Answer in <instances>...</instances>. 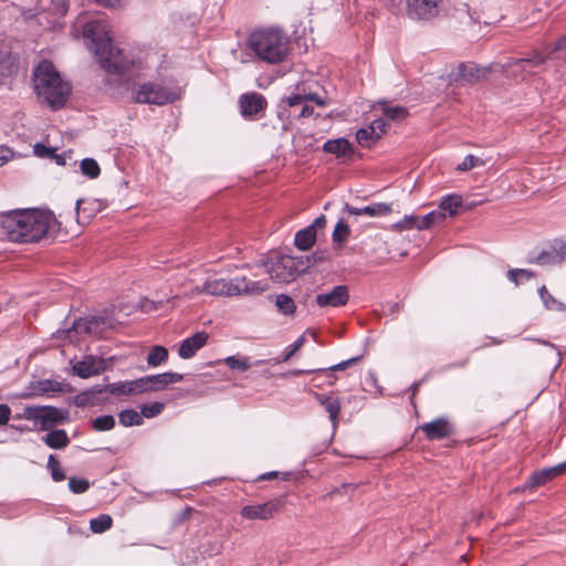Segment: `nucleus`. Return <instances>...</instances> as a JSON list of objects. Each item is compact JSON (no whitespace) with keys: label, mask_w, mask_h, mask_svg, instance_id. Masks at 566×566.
Here are the masks:
<instances>
[{"label":"nucleus","mask_w":566,"mask_h":566,"mask_svg":"<svg viewBox=\"0 0 566 566\" xmlns=\"http://www.w3.org/2000/svg\"><path fill=\"white\" fill-rule=\"evenodd\" d=\"M83 36L87 49L93 52L101 67L107 73L125 75L134 67V60L113 45L109 27L105 20H91L85 23Z\"/></svg>","instance_id":"nucleus-1"},{"label":"nucleus","mask_w":566,"mask_h":566,"mask_svg":"<svg viewBox=\"0 0 566 566\" xmlns=\"http://www.w3.org/2000/svg\"><path fill=\"white\" fill-rule=\"evenodd\" d=\"M55 222L51 211L15 209L2 211V240L14 243H35L49 232Z\"/></svg>","instance_id":"nucleus-2"},{"label":"nucleus","mask_w":566,"mask_h":566,"mask_svg":"<svg viewBox=\"0 0 566 566\" xmlns=\"http://www.w3.org/2000/svg\"><path fill=\"white\" fill-rule=\"evenodd\" d=\"M547 61H566V35L555 43L547 44L543 50H534L527 56L510 59L500 65L501 73L515 82H523L535 74Z\"/></svg>","instance_id":"nucleus-3"},{"label":"nucleus","mask_w":566,"mask_h":566,"mask_svg":"<svg viewBox=\"0 0 566 566\" xmlns=\"http://www.w3.org/2000/svg\"><path fill=\"white\" fill-rule=\"evenodd\" d=\"M32 82L38 97L52 109H59L67 102L72 86L62 77L54 64L48 60L38 63L32 72Z\"/></svg>","instance_id":"nucleus-4"},{"label":"nucleus","mask_w":566,"mask_h":566,"mask_svg":"<svg viewBox=\"0 0 566 566\" xmlns=\"http://www.w3.org/2000/svg\"><path fill=\"white\" fill-rule=\"evenodd\" d=\"M247 45L260 61L277 64L287 56L290 40L280 28H269L253 31Z\"/></svg>","instance_id":"nucleus-5"},{"label":"nucleus","mask_w":566,"mask_h":566,"mask_svg":"<svg viewBox=\"0 0 566 566\" xmlns=\"http://www.w3.org/2000/svg\"><path fill=\"white\" fill-rule=\"evenodd\" d=\"M266 289L268 284L265 282H248L245 277H234L231 280L216 279L207 281L202 286V292L216 296H234L261 293Z\"/></svg>","instance_id":"nucleus-6"},{"label":"nucleus","mask_w":566,"mask_h":566,"mask_svg":"<svg viewBox=\"0 0 566 566\" xmlns=\"http://www.w3.org/2000/svg\"><path fill=\"white\" fill-rule=\"evenodd\" d=\"M22 417L33 421V426L40 430H49L55 424L62 423L67 412L52 406H29L23 409Z\"/></svg>","instance_id":"nucleus-7"},{"label":"nucleus","mask_w":566,"mask_h":566,"mask_svg":"<svg viewBox=\"0 0 566 566\" xmlns=\"http://www.w3.org/2000/svg\"><path fill=\"white\" fill-rule=\"evenodd\" d=\"M263 266L270 279L279 283H289L301 272L296 259L290 255L271 256Z\"/></svg>","instance_id":"nucleus-8"},{"label":"nucleus","mask_w":566,"mask_h":566,"mask_svg":"<svg viewBox=\"0 0 566 566\" xmlns=\"http://www.w3.org/2000/svg\"><path fill=\"white\" fill-rule=\"evenodd\" d=\"M135 101L140 104L164 105L174 101V94L161 85L145 83L135 92Z\"/></svg>","instance_id":"nucleus-9"},{"label":"nucleus","mask_w":566,"mask_h":566,"mask_svg":"<svg viewBox=\"0 0 566 566\" xmlns=\"http://www.w3.org/2000/svg\"><path fill=\"white\" fill-rule=\"evenodd\" d=\"M442 0H407V14L412 20H431L439 13Z\"/></svg>","instance_id":"nucleus-10"},{"label":"nucleus","mask_w":566,"mask_h":566,"mask_svg":"<svg viewBox=\"0 0 566 566\" xmlns=\"http://www.w3.org/2000/svg\"><path fill=\"white\" fill-rule=\"evenodd\" d=\"M106 325V319L101 316H90L85 318L76 319L72 327L64 331L65 338H67L70 342L73 340V334H93L97 335L103 332L104 327Z\"/></svg>","instance_id":"nucleus-11"},{"label":"nucleus","mask_w":566,"mask_h":566,"mask_svg":"<svg viewBox=\"0 0 566 566\" xmlns=\"http://www.w3.org/2000/svg\"><path fill=\"white\" fill-rule=\"evenodd\" d=\"M281 506L280 500H270L261 504L245 505L240 514L247 520H269L274 516Z\"/></svg>","instance_id":"nucleus-12"},{"label":"nucleus","mask_w":566,"mask_h":566,"mask_svg":"<svg viewBox=\"0 0 566 566\" xmlns=\"http://www.w3.org/2000/svg\"><path fill=\"white\" fill-rule=\"evenodd\" d=\"M349 290L347 285H336L329 292L315 296V303L319 307H340L347 304Z\"/></svg>","instance_id":"nucleus-13"},{"label":"nucleus","mask_w":566,"mask_h":566,"mask_svg":"<svg viewBox=\"0 0 566 566\" xmlns=\"http://www.w3.org/2000/svg\"><path fill=\"white\" fill-rule=\"evenodd\" d=\"M107 365L102 357L97 356H85L82 360L77 361L73 366V371L80 378L86 379L92 376H96L105 371Z\"/></svg>","instance_id":"nucleus-14"},{"label":"nucleus","mask_w":566,"mask_h":566,"mask_svg":"<svg viewBox=\"0 0 566 566\" xmlns=\"http://www.w3.org/2000/svg\"><path fill=\"white\" fill-rule=\"evenodd\" d=\"M266 99L260 93L242 94L239 98L240 112L244 118H252L266 107Z\"/></svg>","instance_id":"nucleus-15"},{"label":"nucleus","mask_w":566,"mask_h":566,"mask_svg":"<svg viewBox=\"0 0 566 566\" xmlns=\"http://www.w3.org/2000/svg\"><path fill=\"white\" fill-rule=\"evenodd\" d=\"M429 440H441L454 433L453 426L446 418H438L419 427Z\"/></svg>","instance_id":"nucleus-16"},{"label":"nucleus","mask_w":566,"mask_h":566,"mask_svg":"<svg viewBox=\"0 0 566 566\" xmlns=\"http://www.w3.org/2000/svg\"><path fill=\"white\" fill-rule=\"evenodd\" d=\"M209 338V334L205 331L197 332L192 336L184 339L178 348V355L182 359H189L193 357L197 352L202 348Z\"/></svg>","instance_id":"nucleus-17"},{"label":"nucleus","mask_w":566,"mask_h":566,"mask_svg":"<svg viewBox=\"0 0 566 566\" xmlns=\"http://www.w3.org/2000/svg\"><path fill=\"white\" fill-rule=\"evenodd\" d=\"M344 210L354 216L366 214L368 217H382L389 214L392 211V207L384 202L373 203L364 208H356L349 203H345Z\"/></svg>","instance_id":"nucleus-18"},{"label":"nucleus","mask_w":566,"mask_h":566,"mask_svg":"<svg viewBox=\"0 0 566 566\" xmlns=\"http://www.w3.org/2000/svg\"><path fill=\"white\" fill-rule=\"evenodd\" d=\"M315 399L324 407L326 412H328L329 420L333 423V427L336 428L338 423V418L340 413V399L333 395H325V394H314Z\"/></svg>","instance_id":"nucleus-19"},{"label":"nucleus","mask_w":566,"mask_h":566,"mask_svg":"<svg viewBox=\"0 0 566 566\" xmlns=\"http://www.w3.org/2000/svg\"><path fill=\"white\" fill-rule=\"evenodd\" d=\"M150 391H159L165 389L168 385L179 382L184 376L178 373L166 371L163 374L147 376Z\"/></svg>","instance_id":"nucleus-20"},{"label":"nucleus","mask_w":566,"mask_h":566,"mask_svg":"<svg viewBox=\"0 0 566 566\" xmlns=\"http://www.w3.org/2000/svg\"><path fill=\"white\" fill-rule=\"evenodd\" d=\"M323 150L337 158L350 157L354 153L352 144L346 138L328 139L324 143Z\"/></svg>","instance_id":"nucleus-21"},{"label":"nucleus","mask_w":566,"mask_h":566,"mask_svg":"<svg viewBox=\"0 0 566 566\" xmlns=\"http://www.w3.org/2000/svg\"><path fill=\"white\" fill-rule=\"evenodd\" d=\"M408 221L412 223L410 226L411 228H416L418 230H424V229H429L430 227H432L434 224L442 223L444 221V212L438 211V210H432L421 218L410 217L408 219Z\"/></svg>","instance_id":"nucleus-22"},{"label":"nucleus","mask_w":566,"mask_h":566,"mask_svg":"<svg viewBox=\"0 0 566 566\" xmlns=\"http://www.w3.org/2000/svg\"><path fill=\"white\" fill-rule=\"evenodd\" d=\"M485 70L476 66L474 63H461L458 66L455 77L467 82H474L485 76Z\"/></svg>","instance_id":"nucleus-23"},{"label":"nucleus","mask_w":566,"mask_h":566,"mask_svg":"<svg viewBox=\"0 0 566 566\" xmlns=\"http://www.w3.org/2000/svg\"><path fill=\"white\" fill-rule=\"evenodd\" d=\"M42 441L51 449H63L69 446L70 439L63 429H55L49 431Z\"/></svg>","instance_id":"nucleus-24"},{"label":"nucleus","mask_w":566,"mask_h":566,"mask_svg":"<svg viewBox=\"0 0 566 566\" xmlns=\"http://www.w3.org/2000/svg\"><path fill=\"white\" fill-rule=\"evenodd\" d=\"M316 241V230H313V226H308L305 229L298 230L294 237V244L302 251L310 250Z\"/></svg>","instance_id":"nucleus-25"},{"label":"nucleus","mask_w":566,"mask_h":566,"mask_svg":"<svg viewBox=\"0 0 566 566\" xmlns=\"http://www.w3.org/2000/svg\"><path fill=\"white\" fill-rule=\"evenodd\" d=\"M462 206V197L457 193L447 195L441 198L438 211L444 212V218L457 214L458 209Z\"/></svg>","instance_id":"nucleus-26"},{"label":"nucleus","mask_w":566,"mask_h":566,"mask_svg":"<svg viewBox=\"0 0 566 566\" xmlns=\"http://www.w3.org/2000/svg\"><path fill=\"white\" fill-rule=\"evenodd\" d=\"M528 262L538 265H554L560 263L552 244L548 249H544L536 255L530 256Z\"/></svg>","instance_id":"nucleus-27"},{"label":"nucleus","mask_w":566,"mask_h":566,"mask_svg":"<svg viewBox=\"0 0 566 566\" xmlns=\"http://www.w3.org/2000/svg\"><path fill=\"white\" fill-rule=\"evenodd\" d=\"M308 101L315 102L318 106H323L325 104V101L317 94H305L301 92L293 93L290 96L283 98V102H286L290 107L302 105Z\"/></svg>","instance_id":"nucleus-28"},{"label":"nucleus","mask_w":566,"mask_h":566,"mask_svg":"<svg viewBox=\"0 0 566 566\" xmlns=\"http://www.w3.org/2000/svg\"><path fill=\"white\" fill-rule=\"evenodd\" d=\"M21 69V59L18 54L9 52L6 56H2V77L3 76H15Z\"/></svg>","instance_id":"nucleus-29"},{"label":"nucleus","mask_w":566,"mask_h":566,"mask_svg":"<svg viewBox=\"0 0 566 566\" xmlns=\"http://www.w3.org/2000/svg\"><path fill=\"white\" fill-rule=\"evenodd\" d=\"M538 294L546 310L559 312L566 311V305L552 296L545 285L539 287Z\"/></svg>","instance_id":"nucleus-30"},{"label":"nucleus","mask_w":566,"mask_h":566,"mask_svg":"<svg viewBox=\"0 0 566 566\" xmlns=\"http://www.w3.org/2000/svg\"><path fill=\"white\" fill-rule=\"evenodd\" d=\"M168 360V350L164 346H154L147 355V364L157 367Z\"/></svg>","instance_id":"nucleus-31"},{"label":"nucleus","mask_w":566,"mask_h":566,"mask_svg":"<svg viewBox=\"0 0 566 566\" xmlns=\"http://www.w3.org/2000/svg\"><path fill=\"white\" fill-rule=\"evenodd\" d=\"M382 114L390 120H401L408 116V109L400 105H388L386 102L381 103Z\"/></svg>","instance_id":"nucleus-32"},{"label":"nucleus","mask_w":566,"mask_h":566,"mask_svg":"<svg viewBox=\"0 0 566 566\" xmlns=\"http://www.w3.org/2000/svg\"><path fill=\"white\" fill-rule=\"evenodd\" d=\"M113 525V518L107 514H101L90 522V528L95 534H102Z\"/></svg>","instance_id":"nucleus-33"},{"label":"nucleus","mask_w":566,"mask_h":566,"mask_svg":"<svg viewBox=\"0 0 566 566\" xmlns=\"http://www.w3.org/2000/svg\"><path fill=\"white\" fill-rule=\"evenodd\" d=\"M378 139L379 133L373 132V128H370V126L359 128L356 133V140L363 147H370Z\"/></svg>","instance_id":"nucleus-34"},{"label":"nucleus","mask_w":566,"mask_h":566,"mask_svg":"<svg viewBox=\"0 0 566 566\" xmlns=\"http://www.w3.org/2000/svg\"><path fill=\"white\" fill-rule=\"evenodd\" d=\"M119 423L124 427L139 426L143 423L140 412L134 409L122 410L118 415Z\"/></svg>","instance_id":"nucleus-35"},{"label":"nucleus","mask_w":566,"mask_h":566,"mask_svg":"<svg viewBox=\"0 0 566 566\" xmlns=\"http://www.w3.org/2000/svg\"><path fill=\"white\" fill-rule=\"evenodd\" d=\"M48 470L51 473L52 480L54 482H61L64 481L66 475L64 470L61 467L60 461L55 458V455L50 454L48 459Z\"/></svg>","instance_id":"nucleus-36"},{"label":"nucleus","mask_w":566,"mask_h":566,"mask_svg":"<svg viewBox=\"0 0 566 566\" xmlns=\"http://www.w3.org/2000/svg\"><path fill=\"white\" fill-rule=\"evenodd\" d=\"M551 480L552 479L549 475V471L547 470V468H545V469H542L539 471H535L534 473H532V475L528 478V480L526 482V486L530 489H535V488L544 485L545 483H547Z\"/></svg>","instance_id":"nucleus-37"},{"label":"nucleus","mask_w":566,"mask_h":566,"mask_svg":"<svg viewBox=\"0 0 566 566\" xmlns=\"http://www.w3.org/2000/svg\"><path fill=\"white\" fill-rule=\"evenodd\" d=\"M275 305L284 315H291L296 310L293 298L286 294H279L275 300Z\"/></svg>","instance_id":"nucleus-38"},{"label":"nucleus","mask_w":566,"mask_h":566,"mask_svg":"<svg viewBox=\"0 0 566 566\" xmlns=\"http://www.w3.org/2000/svg\"><path fill=\"white\" fill-rule=\"evenodd\" d=\"M81 171L84 176L90 179H95L99 176L101 169L97 161L93 158H84L81 161Z\"/></svg>","instance_id":"nucleus-39"},{"label":"nucleus","mask_w":566,"mask_h":566,"mask_svg":"<svg viewBox=\"0 0 566 566\" xmlns=\"http://www.w3.org/2000/svg\"><path fill=\"white\" fill-rule=\"evenodd\" d=\"M95 431H108L115 427V418L112 415H104L95 418L92 422Z\"/></svg>","instance_id":"nucleus-40"},{"label":"nucleus","mask_w":566,"mask_h":566,"mask_svg":"<svg viewBox=\"0 0 566 566\" xmlns=\"http://www.w3.org/2000/svg\"><path fill=\"white\" fill-rule=\"evenodd\" d=\"M350 229L343 220H339L333 231L332 238L335 243L343 244L349 237Z\"/></svg>","instance_id":"nucleus-41"},{"label":"nucleus","mask_w":566,"mask_h":566,"mask_svg":"<svg viewBox=\"0 0 566 566\" xmlns=\"http://www.w3.org/2000/svg\"><path fill=\"white\" fill-rule=\"evenodd\" d=\"M90 485V481L85 478L71 476L69 479V490L74 494L85 493Z\"/></svg>","instance_id":"nucleus-42"},{"label":"nucleus","mask_w":566,"mask_h":566,"mask_svg":"<svg viewBox=\"0 0 566 566\" xmlns=\"http://www.w3.org/2000/svg\"><path fill=\"white\" fill-rule=\"evenodd\" d=\"M107 391L113 396H127L132 394V386L129 381H117L106 386Z\"/></svg>","instance_id":"nucleus-43"},{"label":"nucleus","mask_w":566,"mask_h":566,"mask_svg":"<svg viewBox=\"0 0 566 566\" xmlns=\"http://www.w3.org/2000/svg\"><path fill=\"white\" fill-rule=\"evenodd\" d=\"M304 344V337H298L294 343L285 348L283 354L274 359L275 364L287 361Z\"/></svg>","instance_id":"nucleus-44"},{"label":"nucleus","mask_w":566,"mask_h":566,"mask_svg":"<svg viewBox=\"0 0 566 566\" xmlns=\"http://www.w3.org/2000/svg\"><path fill=\"white\" fill-rule=\"evenodd\" d=\"M165 408V405L163 402H153V403H145L140 408V416L142 418H154L158 416Z\"/></svg>","instance_id":"nucleus-45"},{"label":"nucleus","mask_w":566,"mask_h":566,"mask_svg":"<svg viewBox=\"0 0 566 566\" xmlns=\"http://www.w3.org/2000/svg\"><path fill=\"white\" fill-rule=\"evenodd\" d=\"M224 364L232 370L245 371L251 367V364L247 358H238L235 356H229L224 359Z\"/></svg>","instance_id":"nucleus-46"},{"label":"nucleus","mask_w":566,"mask_h":566,"mask_svg":"<svg viewBox=\"0 0 566 566\" xmlns=\"http://www.w3.org/2000/svg\"><path fill=\"white\" fill-rule=\"evenodd\" d=\"M361 359V356H355L349 359H346L344 361H340L336 365L329 366L327 368H318L317 373H329V371H338V370H345L346 368L353 366L357 361Z\"/></svg>","instance_id":"nucleus-47"},{"label":"nucleus","mask_w":566,"mask_h":566,"mask_svg":"<svg viewBox=\"0 0 566 566\" xmlns=\"http://www.w3.org/2000/svg\"><path fill=\"white\" fill-rule=\"evenodd\" d=\"M483 165H484V161L481 158L475 157L473 155H468L464 157L462 163L458 165V170L468 171L474 167L483 166Z\"/></svg>","instance_id":"nucleus-48"},{"label":"nucleus","mask_w":566,"mask_h":566,"mask_svg":"<svg viewBox=\"0 0 566 566\" xmlns=\"http://www.w3.org/2000/svg\"><path fill=\"white\" fill-rule=\"evenodd\" d=\"M132 394H144L150 391L147 376L130 380Z\"/></svg>","instance_id":"nucleus-49"},{"label":"nucleus","mask_w":566,"mask_h":566,"mask_svg":"<svg viewBox=\"0 0 566 566\" xmlns=\"http://www.w3.org/2000/svg\"><path fill=\"white\" fill-rule=\"evenodd\" d=\"M552 245L555 249L559 262L566 261V237L554 240Z\"/></svg>","instance_id":"nucleus-50"},{"label":"nucleus","mask_w":566,"mask_h":566,"mask_svg":"<svg viewBox=\"0 0 566 566\" xmlns=\"http://www.w3.org/2000/svg\"><path fill=\"white\" fill-rule=\"evenodd\" d=\"M74 402L77 407H85L95 403V399L92 397L88 390H84L75 396Z\"/></svg>","instance_id":"nucleus-51"},{"label":"nucleus","mask_w":566,"mask_h":566,"mask_svg":"<svg viewBox=\"0 0 566 566\" xmlns=\"http://www.w3.org/2000/svg\"><path fill=\"white\" fill-rule=\"evenodd\" d=\"M33 151L38 157L51 158L54 155V149L46 147L44 144L36 143L33 147Z\"/></svg>","instance_id":"nucleus-52"},{"label":"nucleus","mask_w":566,"mask_h":566,"mask_svg":"<svg viewBox=\"0 0 566 566\" xmlns=\"http://www.w3.org/2000/svg\"><path fill=\"white\" fill-rule=\"evenodd\" d=\"M52 9L57 14H65L69 9L67 0H52Z\"/></svg>","instance_id":"nucleus-53"},{"label":"nucleus","mask_w":566,"mask_h":566,"mask_svg":"<svg viewBox=\"0 0 566 566\" xmlns=\"http://www.w3.org/2000/svg\"><path fill=\"white\" fill-rule=\"evenodd\" d=\"M373 132L379 133V138L387 129V122L384 118H377L369 125Z\"/></svg>","instance_id":"nucleus-54"},{"label":"nucleus","mask_w":566,"mask_h":566,"mask_svg":"<svg viewBox=\"0 0 566 566\" xmlns=\"http://www.w3.org/2000/svg\"><path fill=\"white\" fill-rule=\"evenodd\" d=\"M547 470L549 471L551 479L553 480L566 471V461L555 467L547 468Z\"/></svg>","instance_id":"nucleus-55"},{"label":"nucleus","mask_w":566,"mask_h":566,"mask_svg":"<svg viewBox=\"0 0 566 566\" xmlns=\"http://www.w3.org/2000/svg\"><path fill=\"white\" fill-rule=\"evenodd\" d=\"M42 387H41V390L42 391H59L61 390V385L59 382H53V381H50V380H45L44 382L41 384Z\"/></svg>","instance_id":"nucleus-56"},{"label":"nucleus","mask_w":566,"mask_h":566,"mask_svg":"<svg viewBox=\"0 0 566 566\" xmlns=\"http://www.w3.org/2000/svg\"><path fill=\"white\" fill-rule=\"evenodd\" d=\"M518 269H512L507 271V279L513 282L515 285L520 284L521 276L518 275Z\"/></svg>","instance_id":"nucleus-57"},{"label":"nucleus","mask_w":566,"mask_h":566,"mask_svg":"<svg viewBox=\"0 0 566 566\" xmlns=\"http://www.w3.org/2000/svg\"><path fill=\"white\" fill-rule=\"evenodd\" d=\"M313 112H314V108L312 106H308L305 102L304 104H302V108L297 116L306 118V117L312 116Z\"/></svg>","instance_id":"nucleus-58"},{"label":"nucleus","mask_w":566,"mask_h":566,"mask_svg":"<svg viewBox=\"0 0 566 566\" xmlns=\"http://www.w3.org/2000/svg\"><path fill=\"white\" fill-rule=\"evenodd\" d=\"M92 397L96 400V396L107 390L106 386L103 385H95L92 388L87 389Z\"/></svg>","instance_id":"nucleus-59"},{"label":"nucleus","mask_w":566,"mask_h":566,"mask_svg":"<svg viewBox=\"0 0 566 566\" xmlns=\"http://www.w3.org/2000/svg\"><path fill=\"white\" fill-rule=\"evenodd\" d=\"M316 375H321V373H315ZM322 375H324L326 377V384L328 386H333L335 385L336 380H337V377L334 375V371H329V373H322Z\"/></svg>","instance_id":"nucleus-60"},{"label":"nucleus","mask_w":566,"mask_h":566,"mask_svg":"<svg viewBox=\"0 0 566 566\" xmlns=\"http://www.w3.org/2000/svg\"><path fill=\"white\" fill-rule=\"evenodd\" d=\"M326 223V218L325 216H319L317 217L311 226H313V230H316V228H323Z\"/></svg>","instance_id":"nucleus-61"},{"label":"nucleus","mask_w":566,"mask_h":566,"mask_svg":"<svg viewBox=\"0 0 566 566\" xmlns=\"http://www.w3.org/2000/svg\"><path fill=\"white\" fill-rule=\"evenodd\" d=\"M11 410L10 408L2 403V424H6L10 420Z\"/></svg>","instance_id":"nucleus-62"},{"label":"nucleus","mask_w":566,"mask_h":566,"mask_svg":"<svg viewBox=\"0 0 566 566\" xmlns=\"http://www.w3.org/2000/svg\"><path fill=\"white\" fill-rule=\"evenodd\" d=\"M96 2L108 8H115L119 6V0H96Z\"/></svg>","instance_id":"nucleus-63"},{"label":"nucleus","mask_w":566,"mask_h":566,"mask_svg":"<svg viewBox=\"0 0 566 566\" xmlns=\"http://www.w3.org/2000/svg\"><path fill=\"white\" fill-rule=\"evenodd\" d=\"M518 272H520L518 275L521 276L522 280L528 281L532 277H534V273L530 270L518 269Z\"/></svg>","instance_id":"nucleus-64"}]
</instances>
